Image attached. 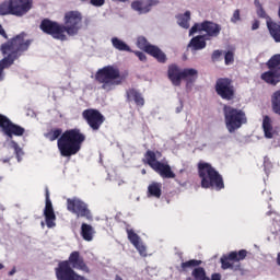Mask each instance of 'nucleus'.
I'll return each instance as SVG.
<instances>
[{
	"label": "nucleus",
	"mask_w": 280,
	"mask_h": 280,
	"mask_svg": "<svg viewBox=\"0 0 280 280\" xmlns=\"http://www.w3.org/2000/svg\"><path fill=\"white\" fill-rule=\"evenodd\" d=\"M264 167H265V170H271L272 162H270V158H268V156L264 158Z\"/></svg>",
	"instance_id": "obj_43"
},
{
	"label": "nucleus",
	"mask_w": 280,
	"mask_h": 280,
	"mask_svg": "<svg viewBox=\"0 0 280 280\" xmlns=\"http://www.w3.org/2000/svg\"><path fill=\"white\" fill-rule=\"evenodd\" d=\"M142 174H145V170H142Z\"/></svg>",
	"instance_id": "obj_51"
},
{
	"label": "nucleus",
	"mask_w": 280,
	"mask_h": 280,
	"mask_svg": "<svg viewBox=\"0 0 280 280\" xmlns=\"http://www.w3.org/2000/svg\"><path fill=\"white\" fill-rule=\"evenodd\" d=\"M81 236L85 242L93 241V226L91 224L82 223L81 225Z\"/></svg>",
	"instance_id": "obj_32"
},
{
	"label": "nucleus",
	"mask_w": 280,
	"mask_h": 280,
	"mask_svg": "<svg viewBox=\"0 0 280 280\" xmlns=\"http://www.w3.org/2000/svg\"><path fill=\"white\" fill-rule=\"evenodd\" d=\"M254 5L256 8V14L257 16H259V19H267V21L271 19L270 16H268V13H266V10H264V7L261 5V2L259 0H254Z\"/></svg>",
	"instance_id": "obj_36"
},
{
	"label": "nucleus",
	"mask_w": 280,
	"mask_h": 280,
	"mask_svg": "<svg viewBox=\"0 0 280 280\" xmlns=\"http://www.w3.org/2000/svg\"><path fill=\"white\" fill-rule=\"evenodd\" d=\"M39 30H42L44 34H48V36L54 37L56 40H67L62 24L58 22L51 21L49 19H44L40 22Z\"/></svg>",
	"instance_id": "obj_12"
},
{
	"label": "nucleus",
	"mask_w": 280,
	"mask_h": 280,
	"mask_svg": "<svg viewBox=\"0 0 280 280\" xmlns=\"http://www.w3.org/2000/svg\"><path fill=\"white\" fill-rule=\"evenodd\" d=\"M266 67L269 71H265L260 74V80L270 84V86H277L280 82V54L271 56L266 62Z\"/></svg>",
	"instance_id": "obj_8"
},
{
	"label": "nucleus",
	"mask_w": 280,
	"mask_h": 280,
	"mask_svg": "<svg viewBox=\"0 0 280 280\" xmlns=\"http://www.w3.org/2000/svg\"><path fill=\"white\" fill-rule=\"evenodd\" d=\"M242 18L240 15V9H236L231 18V23H237V21H241Z\"/></svg>",
	"instance_id": "obj_41"
},
{
	"label": "nucleus",
	"mask_w": 280,
	"mask_h": 280,
	"mask_svg": "<svg viewBox=\"0 0 280 280\" xmlns=\"http://www.w3.org/2000/svg\"><path fill=\"white\" fill-rule=\"evenodd\" d=\"M248 255L246 249H241L238 252H231L228 256L221 258V264L223 270H229V268H233V262L231 261H244Z\"/></svg>",
	"instance_id": "obj_17"
},
{
	"label": "nucleus",
	"mask_w": 280,
	"mask_h": 280,
	"mask_svg": "<svg viewBox=\"0 0 280 280\" xmlns=\"http://www.w3.org/2000/svg\"><path fill=\"white\" fill-rule=\"evenodd\" d=\"M9 277H14L16 275V267H13L12 270L9 271Z\"/></svg>",
	"instance_id": "obj_48"
},
{
	"label": "nucleus",
	"mask_w": 280,
	"mask_h": 280,
	"mask_svg": "<svg viewBox=\"0 0 280 280\" xmlns=\"http://www.w3.org/2000/svg\"><path fill=\"white\" fill-rule=\"evenodd\" d=\"M126 100L127 102H133L138 108H143L145 106L143 94L135 88H130L126 91Z\"/></svg>",
	"instance_id": "obj_20"
},
{
	"label": "nucleus",
	"mask_w": 280,
	"mask_h": 280,
	"mask_svg": "<svg viewBox=\"0 0 280 280\" xmlns=\"http://www.w3.org/2000/svg\"><path fill=\"white\" fill-rule=\"evenodd\" d=\"M45 209H44V218L46 222V226L48 229H54L56 226V212H54V205L51 203V199L49 198V188L45 190Z\"/></svg>",
	"instance_id": "obj_16"
},
{
	"label": "nucleus",
	"mask_w": 280,
	"mask_h": 280,
	"mask_svg": "<svg viewBox=\"0 0 280 280\" xmlns=\"http://www.w3.org/2000/svg\"><path fill=\"white\" fill-rule=\"evenodd\" d=\"M126 78H128V73L121 74L119 68L115 66H105L98 69L94 75L95 82L101 84V89L106 93H110V91H115L116 86L124 84Z\"/></svg>",
	"instance_id": "obj_4"
},
{
	"label": "nucleus",
	"mask_w": 280,
	"mask_h": 280,
	"mask_svg": "<svg viewBox=\"0 0 280 280\" xmlns=\"http://www.w3.org/2000/svg\"><path fill=\"white\" fill-rule=\"evenodd\" d=\"M112 45H113L114 49H117L118 51L132 52V49L130 48V46H128V44H126V42L119 39V37H113Z\"/></svg>",
	"instance_id": "obj_30"
},
{
	"label": "nucleus",
	"mask_w": 280,
	"mask_h": 280,
	"mask_svg": "<svg viewBox=\"0 0 280 280\" xmlns=\"http://www.w3.org/2000/svg\"><path fill=\"white\" fill-rule=\"evenodd\" d=\"M271 108L276 115L280 116V90L271 95Z\"/></svg>",
	"instance_id": "obj_33"
},
{
	"label": "nucleus",
	"mask_w": 280,
	"mask_h": 280,
	"mask_svg": "<svg viewBox=\"0 0 280 280\" xmlns=\"http://www.w3.org/2000/svg\"><path fill=\"white\" fill-rule=\"evenodd\" d=\"M11 148L14 150L16 159H21L23 154V149L19 145V142L11 140Z\"/></svg>",
	"instance_id": "obj_37"
},
{
	"label": "nucleus",
	"mask_w": 280,
	"mask_h": 280,
	"mask_svg": "<svg viewBox=\"0 0 280 280\" xmlns=\"http://www.w3.org/2000/svg\"><path fill=\"white\" fill-rule=\"evenodd\" d=\"M137 46L139 49L145 51V54H149V56H152V58H155L158 62H161L162 65L167 62V55H165V52H163L159 46H154L148 43V39L144 36L138 37Z\"/></svg>",
	"instance_id": "obj_13"
},
{
	"label": "nucleus",
	"mask_w": 280,
	"mask_h": 280,
	"mask_svg": "<svg viewBox=\"0 0 280 280\" xmlns=\"http://www.w3.org/2000/svg\"><path fill=\"white\" fill-rule=\"evenodd\" d=\"M225 65H233L235 62V54L232 50L225 52L224 56Z\"/></svg>",
	"instance_id": "obj_38"
},
{
	"label": "nucleus",
	"mask_w": 280,
	"mask_h": 280,
	"mask_svg": "<svg viewBox=\"0 0 280 280\" xmlns=\"http://www.w3.org/2000/svg\"><path fill=\"white\" fill-rule=\"evenodd\" d=\"M3 268H5V266H3V264L0 262V270H3Z\"/></svg>",
	"instance_id": "obj_50"
},
{
	"label": "nucleus",
	"mask_w": 280,
	"mask_h": 280,
	"mask_svg": "<svg viewBox=\"0 0 280 280\" xmlns=\"http://www.w3.org/2000/svg\"><path fill=\"white\" fill-rule=\"evenodd\" d=\"M182 80H185L187 85L194 84L198 80V70L194 68H186L182 70Z\"/></svg>",
	"instance_id": "obj_26"
},
{
	"label": "nucleus",
	"mask_w": 280,
	"mask_h": 280,
	"mask_svg": "<svg viewBox=\"0 0 280 280\" xmlns=\"http://www.w3.org/2000/svg\"><path fill=\"white\" fill-rule=\"evenodd\" d=\"M32 45V39L25 40V33H21L0 46V51L5 56L0 60V75L4 69H10L15 60H19Z\"/></svg>",
	"instance_id": "obj_3"
},
{
	"label": "nucleus",
	"mask_w": 280,
	"mask_h": 280,
	"mask_svg": "<svg viewBox=\"0 0 280 280\" xmlns=\"http://www.w3.org/2000/svg\"><path fill=\"white\" fill-rule=\"evenodd\" d=\"M206 280H222V275H220V273H212L211 279L208 278Z\"/></svg>",
	"instance_id": "obj_45"
},
{
	"label": "nucleus",
	"mask_w": 280,
	"mask_h": 280,
	"mask_svg": "<svg viewBox=\"0 0 280 280\" xmlns=\"http://www.w3.org/2000/svg\"><path fill=\"white\" fill-rule=\"evenodd\" d=\"M153 172H156L161 178H176V174L172 172V166H170L167 163H156Z\"/></svg>",
	"instance_id": "obj_23"
},
{
	"label": "nucleus",
	"mask_w": 280,
	"mask_h": 280,
	"mask_svg": "<svg viewBox=\"0 0 280 280\" xmlns=\"http://www.w3.org/2000/svg\"><path fill=\"white\" fill-rule=\"evenodd\" d=\"M34 8V0H5L0 3V16H25Z\"/></svg>",
	"instance_id": "obj_6"
},
{
	"label": "nucleus",
	"mask_w": 280,
	"mask_h": 280,
	"mask_svg": "<svg viewBox=\"0 0 280 280\" xmlns=\"http://www.w3.org/2000/svg\"><path fill=\"white\" fill-rule=\"evenodd\" d=\"M0 36L8 39V33H5V30H3V26L0 24Z\"/></svg>",
	"instance_id": "obj_46"
},
{
	"label": "nucleus",
	"mask_w": 280,
	"mask_h": 280,
	"mask_svg": "<svg viewBox=\"0 0 280 280\" xmlns=\"http://www.w3.org/2000/svg\"><path fill=\"white\" fill-rule=\"evenodd\" d=\"M48 141H56L61 156H75L82 150V143L86 141V136L80 128L68 129L62 132V128H52L44 133Z\"/></svg>",
	"instance_id": "obj_1"
},
{
	"label": "nucleus",
	"mask_w": 280,
	"mask_h": 280,
	"mask_svg": "<svg viewBox=\"0 0 280 280\" xmlns=\"http://www.w3.org/2000/svg\"><path fill=\"white\" fill-rule=\"evenodd\" d=\"M82 119H84L93 132H97L104 125V121H106V117L100 113V109L95 108L84 109L82 112Z\"/></svg>",
	"instance_id": "obj_14"
},
{
	"label": "nucleus",
	"mask_w": 280,
	"mask_h": 280,
	"mask_svg": "<svg viewBox=\"0 0 280 280\" xmlns=\"http://www.w3.org/2000/svg\"><path fill=\"white\" fill-rule=\"evenodd\" d=\"M156 156H159V159H161L162 154L160 151L154 152L152 150H148L144 153V159L142 161L145 165H149V167H151V170H154L156 163H161L159 160H156Z\"/></svg>",
	"instance_id": "obj_25"
},
{
	"label": "nucleus",
	"mask_w": 280,
	"mask_h": 280,
	"mask_svg": "<svg viewBox=\"0 0 280 280\" xmlns=\"http://www.w3.org/2000/svg\"><path fill=\"white\" fill-rule=\"evenodd\" d=\"M276 261H277V265L280 266V253H278Z\"/></svg>",
	"instance_id": "obj_49"
},
{
	"label": "nucleus",
	"mask_w": 280,
	"mask_h": 280,
	"mask_svg": "<svg viewBox=\"0 0 280 280\" xmlns=\"http://www.w3.org/2000/svg\"><path fill=\"white\" fill-rule=\"evenodd\" d=\"M75 270H81L89 275L91 269L86 261H84V257L80 254V252L74 250L69 255L67 260H60L55 268V276L57 280H86L84 276L77 273Z\"/></svg>",
	"instance_id": "obj_2"
},
{
	"label": "nucleus",
	"mask_w": 280,
	"mask_h": 280,
	"mask_svg": "<svg viewBox=\"0 0 280 280\" xmlns=\"http://www.w3.org/2000/svg\"><path fill=\"white\" fill-rule=\"evenodd\" d=\"M126 232L130 244L135 246L141 257H148V249L145 248V245H143V242H141V237L139 236V234H137L135 230L130 229H127Z\"/></svg>",
	"instance_id": "obj_18"
},
{
	"label": "nucleus",
	"mask_w": 280,
	"mask_h": 280,
	"mask_svg": "<svg viewBox=\"0 0 280 280\" xmlns=\"http://www.w3.org/2000/svg\"><path fill=\"white\" fill-rule=\"evenodd\" d=\"M200 30L206 32L207 36L218 38V36H220V32H222V26L215 22L203 21L200 24Z\"/></svg>",
	"instance_id": "obj_21"
},
{
	"label": "nucleus",
	"mask_w": 280,
	"mask_h": 280,
	"mask_svg": "<svg viewBox=\"0 0 280 280\" xmlns=\"http://www.w3.org/2000/svg\"><path fill=\"white\" fill-rule=\"evenodd\" d=\"M222 57V50H214L211 55L212 62H218L220 58Z\"/></svg>",
	"instance_id": "obj_39"
},
{
	"label": "nucleus",
	"mask_w": 280,
	"mask_h": 280,
	"mask_svg": "<svg viewBox=\"0 0 280 280\" xmlns=\"http://www.w3.org/2000/svg\"><path fill=\"white\" fill-rule=\"evenodd\" d=\"M63 34L68 36H78L82 30V13L80 11H68L63 16Z\"/></svg>",
	"instance_id": "obj_9"
},
{
	"label": "nucleus",
	"mask_w": 280,
	"mask_h": 280,
	"mask_svg": "<svg viewBox=\"0 0 280 280\" xmlns=\"http://www.w3.org/2000/svg\"><path fill=\"white\" fill-rule=\"evenodd\" d=\"M167 75L173 86H180L183 82V70L176 63L168 66Z\"/></svg>",
	"instance_id": "obj_22"
},
{
	"label": "nucleus",
	"mask_w": 280,
	"mask_h": 280,
	"mask_svg": "<svg viewBox=\"0 0 280 280\" xmlns=\"http://www.w3.org/2000/svg\"><path fill=\"white\" fill-rule=\"evenodd\" d=\"M137 58H139V60H141V62H145V60H148V57H145V54L144 52H141V51H135L133 52Z\"/></svg>",
	"instance_id": "obj_44"
},
{
	"label": "nucleus",
	"mask_w": 280,
	"mask_h": 280,
	"mask_svg": "<svg viewBox=\"0 0 280 280\" xmlns=\"http://www.w3.org/2000/svg\"><path fill=\"white\" fill-rule=\"evenodd\" d=\"M202 265V260H197V259H190L185 262L180 264L182 272H187L189 268H198V266Z\"/></svg>",
	"instance_id": "obj_35"
},
{
	"label": "nucleus",
	"mask_w": 280,
	"mask_h": 280,
	"mask_svg": "<svg viewBox=\"0 0 280 280\" xmlns=\"http://www.w3.org/2000/svg\"><path fill=\"white\" fill-rule=\"evenodd\" d=\"M223 115L226 130L230 133L235 132V130H240V128L248 124V118L246 117V112H244V109L236 108L231 105H224Z\"/></svg>",
	"instance_id": "obj_7"
},
{
	"label": "nucleus",
	"mask_w": 280,
	"mask_h": 280,
	"mask_svg": "<svg viewBox=\"0 0 280 280\" xmlns=\"http://www.w3.org/2000/svg\"><path fill=\"white\" fill-rule=\"evenodd\" d=\"M189 21H191V12L189 11L178 16V25L184 27V30H189Z\"/></svg>",
	"instance_id": "obj_34"
},
{
	"label": "nucleus",
	"mask_w": 280,
	"mask_h": 280,
	"mask_svg": "<svg viewBox=\"0 0 280 280\" xmlns=\"http://www.w3.org/2000/svg\"><path fill=\"white\" fill-rule=\"evenodd\" d=\"M200 24L196 23L194 26H191V28L189 30V36H194V34H196V32H202V30L200 28Z\"/></svg>",
	"instance_id": "obj_42"
},
{
	"label": "nucleus",
	"mask_w": 280,
	"mask_h": 280,
	"mask_svg": "<svg viewBox=\"0 0 280 280\" xmlns=\"http://www.w3.org/2000/svg\"><path fill=\"white\" fill-rule=\"evenodd\" d=\"M267 27L269 34L276 43H280V25L272 21V19L267 20Z\"/></svg>",
	"instance_id": "obj_28"
},
{
	"label": "nucleus",
	"mask_w": 280,
	"mask_h": 280,
	"mask_svg": "<svg viewBox=\"0 0 280 280\" xmlns=\"http://www.w3.org/2000/svg\"><path fill=\"white\" fill-rule=\"evenodd\" d=\"M192 277V278H191ZM191 277L187 278L186 280H207V271L205 268L198 266L191 271Z\"/></svg>",
	"instance_id": "obj_31"
},
{
	"label": "nucleus",
	"mask_w": 280,
	"mask_h": 280,
	"mask_svg": "<svg viewBox=\"0 0 280 280\" xmlns=\"http://www.w3.org/2000/svg\"><path fill=\"white\" fill-rule=\"evenodd\" d=\"M106 3V0H90V4L94 8H102Z\"/></svg>",
	"instance_id": "obj_40"
},
{
	"label": "nucleus",
	"mask_w": 280,
	"mask_h": 280,
	"mask_svg": "<svg viewBox=\"0 0 280 280\" xmlns=\"http://www.w3.org/2000/svg\"><path fill=\"white\" fill-rule=\"evenodd\" d=\"M67 210L70 211V213L77 215V218H85V220H93V214L91 213V209H89V205L84 202L82 199L68 198Z\"/></svg>",
	"instance_id": "obj_11"
},
{
	"label": "nucleus",
	"mask_w": 280,
	"mask_h": 280,
	"mask_svg": "<svg viewBox=\"0 0 280 280\" xmlns=\"http://www.w3.org/2000/svg\"><path fill=\"white\" fill-rule=\"evenodd\" d=\"M163 184L159 182H152L148 186V196L151 198H161L163 191H162Z\"/></svg>",
	"instance_id": "obj_29"
},
{
	"label": "nucleus",
	"mask_w": 280,
	"mask_h": 280,
	"mask_svg": "<svg viewBox=\"0 0 280 280\" xmlns=\"http://www.w3.org/2000/svg\"><path fill=\"white\" fill-rule=\"evenodd\" d=\"M207 40H209V37H206L205 35L195 36L190 39L188 47L194 51H200L207 47Z\"/></svg>",
	"instance_id": "obj_24"
},
{
	"label": "nucleus",
	"mask_w": 280,
	"mask_h": 280,
	"mask_svg": "<svg viewBox=\"0 0 280 280\" xmlns=\"http://www.w3.org/2000/svg\"><path fill=\"white\" fill-rule=\"evenodd\" d=\"M252 30H259V21H255L252 25Z\"/></svg>",
	"instance_id": "obj_47"
},
{
	"label": "nucleus",
	"mask_w": 280,
	"mask_h": 280,
	"mask_svg": "<svg viewBox=\"0 0 280 280\" xmlns=\"http://www.w3.org/2000/svg\"><path fill=\"white\" fill-rule=\"evenodd\" d=\"M198 176L201 180L202 189H224V178L210 163L200 161L197 164Z\"/></svg>",
	"instance_id": "obj_5"
},
{
	"label": "nucleus",
	"mask_w": 280,
	"mask_h": 280,
	"mask_svg": "<svg viewBox=\"0 0 280 280\" xmlns=\"http://www.w3.org/2000/svg\"><path fill=\"white\" fill-rule=\"evenodd\" d=\"M214 91L221 100L226 102L235 100V85H233V80L230 78L217 79Z\"/></svg>",
	"instance_id": "obj_10"
},
{
	"label": "nucleus",
	"mask_w": 280,
	"mask_h": 280,
	"mask_svg": "<svg viewBox=\"0 0 280 280\" xmlns=\"http://www.w3.org/2000/svg\"><path fill=\"white\" fill-rule=\"evenodd\" d=\"M0 128L9 139L12 137H23L25 135V128L21 125H16L8 118V116L0 114Z\"/></svg>",
	"instance_id": "obj_15"
},
{
	"label": "nucleus",
	"mask_w": 280,
	"mask_h": 280,
	"mask_svg": "<svg viewBox=\"0 0 280 280\" xmlns=\"http://www.w3.org/2000/svg\"><path fill=\"white\" fill-rule=\"evenodd\" d=\"M262 130L265 132L266 139H272V137H275V128L272 127V119L268 115L264 116L262 118Z\"/></svg>",
	"instance_id": "obj_27"
},
{
	"label": "nucleus",
	"mask_w": 280,
	"mask_h": 280,
	"mask_svg": "<svg viewBox=\"0 0 280 280\" xmlns=\"http://www.w3.org/2000/svg\"><path fill=\"white\" fill-rule=\"evenodd\" d=\"M159 3H161L159 0H136L131 3V8L139 14H148Z\"/></svg>",
	"instance_id": "obj_19"
}]
</instances>
